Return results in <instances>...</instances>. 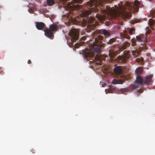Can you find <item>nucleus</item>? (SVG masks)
Wrapping results in <instances>:
<instances>
[{
	"label": "nucleus",
	"mask_w": 155,
	"mask_h": 155,
	"mask_svg": "<svg viewBox=\"0 0 155 155\" xmlns=\"http://www.w3.org/2000/svg\"><path fill=\"white\" fill-rule=\"evenodd\" d=\"M66 1H71L68 3L66 6L67 10L69 11L70 14H72L73 16L70 15V17L74 18L77 16L78 13L81 17H84L82 18V25L83 26H87V28L94 30V27L97 26L98 23L94 20L92 17H89L88 15L91 14L92 11L90 10L83 11V6L79 5L78 3H82L83 0H65Z\"/></svg>",
	"instance_id": "nucleus-1"
},
{
	"label": "nucleus",
	"mask_w": 155,
	"mask_h": 155,
	"mask_svg": "<svg viewBox=\"0 0 155 155\" xmlns=\"http://www.w3.org/2000/svg\"><path fill=\"white\" fill-rule=\"evenodd\" d=\"M103 38V36L98 35L97 38H95V42L90 46V49L81 51L80 52V54H82V56L85 58L94 57L97 53L101 52V47L103 46L102 40Z\"/></svg>",
	"instance_id": "nucleus-2"
},
{
	"label": "nucleus",
	"mask_w": 155,
	"mask_h": 155,
	"mask_svg": "<svg viewBox=\"0 0 155 155\" xmlns=\"http://www.w3.org/2000/svg\"><path fill=\"white\" fill-rule=\"evenodd\" d=\"M109 55L111 59L115 60L118 62L125 63L127 61V59L130 57V55L129 54L126 55L125 53H124V56L119 55L116 58L115 56L116 55V50L112 48L109 50Z\"/></svg>",
	"instance_id": "nucleus-3"
},
{
	"label": "nucleus",
	"mask_w": 155,
	"mask_h": 155,
	"mask_svg": "<svg viewBox=\"0 0 155 155\" xmlns=\"http://www.w3.org/2000/svg\"><path fill=\"white\" fill-rule=\"evenodd\" d=\"M110 16L113 19L118 18L119 19L127 18L130 17V14L124 11H114L110 14Z\"/></svg>",
	"instance_id": "nucleus-4"
},
{
	"label": "nucleus",
	"mask_w": 155,
	"mask_h": 155,
	"mask_svg": "<svg viewBox=\"0 0 155 155\" xmlns=\"http://www.w3.org/2000/svg\"><path fill=\"white\" fill-rule=\"evenodd\" d=\"M69 35L71 42H73L78 39L79 31L76 29H73L70 31Z\"/></svg>",
	"instance_id": "nucleus-5"
},
{
	"label": "nucleus",
	"mask_w": 155,
	"mask_h": 155,
	"mask_svg": "<svg viewBox=\"0 0 155 155\" xmlns=\"http://www.w3.org/2000/svg\"><path fill=\"white\" fill-rule=\"evenodd\" d=\"M45 34L46 36L52 39L54 37L53 32L49 29L46 28L44 30Z\"/></svg>",
	"instance_id": "nucleus-6"
},
{
	"label": "nucleus",
	"mask_w": 155,
	"mask_h": 155,
	"mask_svg": "<svg viewBox=\"0 0 155 155\" xmlns=\"http://www.w3.org/2000/svg\"><path fill=\"white\" fill-rule=\"evenodd\" d=\"M153 75L147 76L143 79V84H150L152 82Z\"/></svg>",
	"instance_id": "nucleus-7"
},
{
	"label": "nucleus",
	"mask_w": 155,
	"mask_h": 155,
	"mask_svg": "<svg viewBox=\"0 0 155 155\" xmlns=\"http://www.w3.org/2000/svg\"><path fill=\"white\" fill-rule=\"evenodd\" d=\"M35 24L37 28L39 30H43L45 27V24L43 22H36Z\"/></svg>",
	"instance_id": "nucleus-8"
},
{
	"label": "nucleus",
	"mask_w": 155,
	"mask_h": 155,
	"mask_svg": "<svg viewBox=\"0 0 155 155\" xmlns=\"http://www.w3.org/2000/svg\"><path fill=\"white\" fill-rule=\"evenodd\" d=\"M114 71L115 73L119 76L121 77V74L122 72V70L120 66H117L114 69Z\"/></svg>",
	"instance_id": "nucleus-9"
},
{
	"label": "nucleus",
	"mask_w": 155,
	"mask_h": 155,
	"mask_svg": "<svg viewBox=\"0 0 155 155\" xmlns=\"http://www.w3.org/2000/svg\"><path fill=\"white\" fill-rule=\"evenodd\" d=\"M86 5H87V8L90 9V8H93L95 6V3L94 0H90L87 2Z\"/></svg>",
	"instance_id": "nucleus-10"
},
{
	"label": "nucleus",
	"mask_w": 155,
	"mask_h": 155,
	"mask_svg": "<svg viewBox=\"0 0 155 155\" xmlns=\"http://www.w3.org/2000/svg\"><path fill=\"white\" fill-rule=\"evenodd\" d=\"M98 33L101 34H103L105 37L110 36V33L105 29H101L98 30Z\"/></svg>",
	"instance_id": "nucleus-11"
},
{
	"label": "nucleus",
	"mask_w": 155,
	"mask_h": 155,
	"mask_svg": "<svg viewBox=\"0 0 155 155\" xmlns=\"http://www.w3.org/2000/svg\"><path fill=\"white\" fill-rule=\"evenodd\" d=\"M136 82L138 84L142 85L143 84L144 80L140 76H138L137 78Z\"/></svg>",
	"instance_id": "nucleus-12"
},
{
	"label": "nucleus",
	"mask_w": 155,
	"mask_h": 155,
	"mask_svg": "<svg viewBox=\"0 0 155 155\" xmlns=\"http://www.w3.org/2000/svg\"><path fill=\"white\" fill-rule=\"evenodd\" d=\"M94 59L97 61H99L100 62H101L104 60V57L102 55L97 54L96 55Z\"/></svg>",
	"instance_id": "nucleus-13"
},
{
	"label": "nucleus",
	"mask_w": 155,
	"mask_h": 155,
	"mask_svg": "<svg viewBox=\"0 0 155 155\" xmlns=\"http://www.w3.org/2000/svg\"><path fill=\"white\" fill-rule=\"evenodd\" d=\"M96 16L98 20L100 21H103L104 20L105 18V16L99 14H97Z\"/></svg>",
	"instance_id": "nucleus-14"
},
{
	"label": "nucleus",
	"mask_w": 155,
	"mask_h": 155,
	"mask_svg": "<svg viewBox=\"0 0 155 155\" xmlns=\"http://www.w3.org/2000/svg\"><path fill=\"white\" fill-rule=\"evenodd\" d=\"M123 80H116L114 79L112 81V83L113 84H122L123 83Z\"/></svg>",
	"instance_id": "nucleus-15"
},
{
	"label": "nucleus",
	"mask_w": 155,
	"mask_h": 155,
	"mask_svg": "<svg viewBox=\"0 0 155 155\" xmlns=\"http://www.w3.org/2000/svg\"><path fill=\"white\" fill-rule=\"evenodd\" d=\"M57 28V26L54 24L51 25L49 27V29L53 32L56 31Z\"/></svg>",
	"instance_id": "nucleus-16"
},
{
	"label": "nucleus",
	"mask_w": 155,
	"mask_h": 155,
	"mask_svg": "<svg viewBox=\"0 0 155 155\" xmlns=\"http://www.w3.org/2000/svg\"><path fill=\"white\" fill-rule=\"evenodd\" d=\"M136 71L138 76H140L143 72V69L142 68L139 67L137 68Z\"/></svg>",
	"instance_id": "nucleus-17"
},
{
	"label": "nucleus",
	"mask_w": 155,
	"mask_h": 155,
	"mask_svg": "<svg viewBox=\"0 0 155 155\" xmlns=\"http://www.w3.org/2000/svg\"><path fill=\"white\" fill-rule=\"evenodd\" d=\"M47 3L49 6H51L53 5L54 3V0H47Z\"/></svg>",
	"instance_id": "nucleus-18"
},
{
	"label": "nucleus",
	"mask_w": 155,
	"mask_h": 155,
	"mask_svg": "<svg viewBox=\"0 0 155 155\" xmlns=\"http://www.w3.org/2000/svg\"><path fill=\"white\" fill-rule=\"evenodd\" d=\"M130 45V43L127 41L125 42L123 44V48L124 49H125L127 47H128Z\"/></svg>",
	"instance_id": "nucleus-19"
},
{
	"label": "nucleus",
	"mask_w": 155,
	"mask_h": 155,
	"mask_svg": "<svg viewBox=\"0 0 155 155\" xmlns=\"http://www.w3.org/2000/svg\"><path fill=\"white\" fill-rule=\"evenodd\" d=\"M130 37L128 35L126 34H124L121 38V39H122V41H125V39H128L130 38Z\"/></svg>",
	"instance_id": "nucleus-20"
},
{
	"label": "nucleus",
	"mask_w": 155,
	"mask_h": 155,
	"mask_svg": "<svg viewBox=\"0 0 155 155\" xmlns=\"http://www.w3.org/2000/svg\"><path fill=\"white\" fill-rule=\"evenodd\" d=\"M136 40L139 42H142L143 40L142 38L141 37L140 35L137 36L136 37Z\"/></svg>",
	"instance_id": "nucleus-21"
},
{
	"label": "nucleus",
	"mask_w": 155,
	"mask_h": 155,
	"mask_svg": "<svg viewBox=\"0 0 155 155\" xmlns=\"http://www.w3.org/2000/svg\"><path fill=\"white\" fill-rule=\"evenodd\" d=\"M116 40V39L114 38H112L110 39L109 41L107 42L108 44H112L113 43L115 42Z\"/></svg>",
	"instance_id": "nucleus-22"
},
{
	"label": "nucleus",
	"mask_w": 155,
	"mask_h": 155,
	"mask_svg": "<svg viewBox=\"0 0 155 155\" xmlns=\"http://www.w3.org/2000/svg\"><path fill=\"white\" fill-rule=\"evenodd\" d=\"M132 42V46H134L136 45V40L135 39H132L131 40Z\"/></svg>",
	"instance_id": "nucleus-23"
},
{
	"label": "nucleus",
	"mask_w": 155,
	"mask_h": 155,
	"mask_svg": "<svg viewBox=\"0 0 155 155\" xmlns=\"http://www.w3.org/2000/svg\"><path fill=\"white\" fill-rule=\"evenodd\" d=\"M134 30V28H130L129 31V33L130 34V35H132L133 34L132 32Z\"/></svg>",
	"instance_id": "nucleus-24"
},
{
	"label": "nucleus",
	"mask_w": 155,
	"mask_h": 155,
	"mask_svg": "<svg viewBox=\"0 0 155 155\" xmlns=\"http://www.w3.org/2000/svg\"><path fill=\"white\" fill-rule=\"evenodd\" d=\"M149 24L150 25H152L154 23V21L153 19L151 18L149 20Z\"/></svg>",
	"instance_id": "nucleus-25"
},
{
	"label": "nucleus",
	"mask_w": 155,
	"mask_h": 155,
	"mask_svg": "<svg viewBox=\"0 0 155 155\" xmlns=\"http://www.w3.org/2000/svg\"><path fill=\"white\" fill-rule=\"evenodd\" d=\"M137 93H141L143 92V91L142 90L139 89L137 90Z\"/></svg>",
	"instance_id": "nucleus-26"
},
{
	"label": "nucleus",
	"mask_w": 155,
	"mask_h": 155,
	"mask_svg": "<svg viewBox=\"0 0 155 155\" xmlns=\"http://www.w3.org/2000/svg\"><path fill=\"white\" fill-rule=\"evenodd\" d=\"M134 2H135V4H137V5H138L139 3V2L137 1V0H135Z\"/></svg>",
	"instance_id": "nucleus-27"
},
{
	"label": "nucleus",
	"mask_w": 155,
	"mask_h": 155,
	"mask_svg": "<svg viewBox=\"0 0 155 155\" xmlns=\"http://www.w3.org/2000/svg\"><path fill=\"white\" fill-rule=\"evenodd\" d=\"M28 11L30 13H32L33 12L31 8L29 9Z\"/></svg>",
	"instance_id": "nucleus-28"
},
{
	"label": "nucleus",
	"mask_w": 155,
	"mask_h": 155,
	"mask_svg": "<svg viewBox=\"0 0 155 155\" xmlns=\"http://www.w3.org/2000/svg\"><path fill=\"white\" fill-rule=\"evenodd\" d=\"M133 88L134 89L137 88V86L133 85Z\"/></svg>",
	"instance_id": "nucleus-29"
},
{
	"label": "nucleus",
	"mask_w": 155,
	"mask_h": 155,
	"mask_svg": "<svg viewBox=\"0 0 155 155\" xmlns=\"http://www.w3.org/2000/svg\"><path fill=\"white\" fill-rule=\"evenodd\" d=\"M28 64H30L31 63V61L30 60H29L28 61Z\"/></svg>",
	"instance_id": "nucleus-30"
},
{
	"label": "nucleus",
	"mask_w": 155,
	"mask_h": 155,
	"mask_svg": "<svg viewBox=\"0 0 155 155\" xmlns=\"http://www.w3.org/2000/svg\"><path fill=\"white\" fill-rule=\"evenodd\" d=\"M150 1H151V0H149Z\"/></svg>",
	"instance_id": "nucleus-31"
}]
</instances>
